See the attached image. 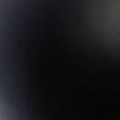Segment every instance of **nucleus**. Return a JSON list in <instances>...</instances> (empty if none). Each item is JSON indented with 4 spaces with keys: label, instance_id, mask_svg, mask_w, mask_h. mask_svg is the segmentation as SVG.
Returning a JSON list of instances; mask_svg holds the SVG:
<instances>
[{
    "label": "nucleus",
    "instance_id": "f257e3e1",
    "mask_svg": "<svg viewBox=\"0 0 120 120\" xmlns=\"http://www.w3.org/2000/svg\"><path fill=\"white\" fill-rule=\"evenodd\" d=\"M44 1L45 2L46 1V0H45Z\"/></svg>",
    "mask_w": 120,
    "mask_h": 120
}]
</instances>
